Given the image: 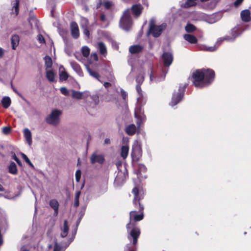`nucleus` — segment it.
Wrapping results in <instances>:
<instances>
[{
  "label": "nucleus",
  "mask_w": 251,
  "mask_h": 251,
  "mask_svg": "<svg viewBox=\"0 0 251 251\" xmlns=\"http://www.w3.org/2000/svg\"><path fill=\"white\" fill-rule=\"evenodd\" d=\"M134 195L133 200V204L135 206H138L140 214H137L135 211H131L129 213V222L126 225V228L129 233L128 239L130 240L133 239V245H135L137 244L138 238L140 234V229L135 226L134 224L132 223V220L134 222H138L142 220L144 218L143 209L144 206L141 204L139 201L141 197L139 195V191L136 187H134L132 191Z\"/></svg>",
  "instance_id": "f257e3e1"
},
{
  "label": "nucleus",
  "mask_w": 251,
  "mask_h": 251,
  "mask_svg": "<svg viewBox=\"0 0 251 251\" xmlns=\"http://www.w3.org/2000/svg\"><path fill=\"white\" fill-rule=\"evenodd\" d=\"M193 83L198 88H201L210 85L213 81L214 72L210 69L197 70L192 75Z\"/></svg>",
  "instance_id": "f03ea898"
},
{
  "label": "nucleus",
  "mask_w": 251,
  "mask_h": 251,
  "mask_svg": "<svg viewBox=\"0 0 251 251\" xmlns=\"http://www.w3.org/2000/svg\"><path fill=\"white\" fill-rule=\"evenodd\" d=\"M144 80V76L143 74H139L136 77V81L137 85L136 86V91L139 95L137 99V105L135 109L134 116L136 118V124L138 127L145 122L146 118L144 114V110L141 106V97H142V90L140 85Z\"/></svg>",
  "instance_id": "7ed1b4c3"
},
{
  "label": "nucleus",
  "mask_w": 251,
  "mask_h": 251,
  "mask_svg": "<svg viewBox=\"0 0 251 251\" xmlns=\"http://www.w3.org/2000/svg\"><path fill=\"white\" fill-rule=\"evenodd\" d=\"M243 31L244 29L243 27L238 25L231 29L230 35H226L224 37L219 38L217 41V44H218L219 42H222L224 40L230 42H233L237 37L242 34Z\"/></svg>",
  "instance_id": "20e7f679"
},
{
  "label": "nucleus",
  "mask_w": 251,
  "mask_h": 251,
  "mask_svg": "<svg viewBox=\"0 0 251 251\" xmlns=\"http://www.w3.org/2000/svg\"><path fill=\"white\" fill-rule=\"evenodd\" d=\"M167 24L163 23L160 25H155L153 20L150 22L148 34H151L155 38L158 37L166 28Z\"/></svg>",
  "instance_id": "39448f33"
},
{
  "label": "nucleus",
  "mask_w": 251,
  "mask_h": 251,
  "mask_svg": "<svg viewBox=\"0 0 251 251\" xmlns=\"http://www.w3.org/2000/svg\"><path fill=\"white\" fill-rule=\"evenodd\" d=\"M62 111L60 110L54 109L46 117V122L47 124L53 126H57L60 121V116Z\"/></svg>",
  "instance_id": "423d86ee"
},
{
  "label": "nucleus",
  "mask_w": 251,
  "mask_h": 251,
  "mask_svg": "<svg viewBox=\"0 0 251 251\" xmlns=\"http://www.w3.org/2000/svg\"><path fill=\"white\" fill-rule=\"evenodd\" d=\"M132 25V19L130 15V11L126 9L120 21V27L125 30L128 31Z\"/></svg>",
  "instance_id": "0eeeda50"
},
{
  "label": "nucleus",
  "mask_w": 251,
  "mask_h": 251,
  "mask_svg": "<svg viewBox=\"0 0 251 251\" xmlns=\"http://www.w3.org/2000/svg\"><path fill=\"white\" fill-rule=\"evenodd\" d=\"M186 85H184L183 87L180 86L177 92H175L172 96L171 101L170 105L172 107H174L182 99Z\"/></svg>",
  "instance_id": "6e6552de"
},
{
  "label": "nucleus",
  "mask_w": 251,
  "mask_h": 251,
  "mask_svg": "<svg viewBox=\"0 0 251 251\" xmlns=\"http://www.w3.org/2000/svg\"><path fill=\"white\" fill-rule=\"evenodd\" d=\"M141 153V148L140 145L137 141H135L132 146L131 156L132 158H135L139 156Z\"/></svg>",
  "instance_id": "1a4fd4ad"
},
{
  "label": "nucleus",
  "mask_w": 251,
  "mask_h": 251,
  "mask_svg": "<svg viewBox=\"0 0 251 251\" xmlns=\"http://www.w3.org/2000/svg\"><path fill=\"white\" fill-rule=\"evenodd\" d=\"M162 58L164 65L166 67L170 66L173 61V55L170 52H164L162 55Z\"/></svg>",
  "instance_id": "9d476101"
},
{
  "label": "nucleus",
  "mask_w": 251,
  "mask_h": 251,
  "mask_svg": "<svg viewBox=\"0 0 251 251\" xmlns=\"http://www.w3.org/2000/svg\"><path fill=\"white\" fill-rule=\"evenodd\" d=\"M72 92L73 98L78 100L86 98L90 94L88 91L79 92L74 90H72Z\"/></svg>",
  "instance_id": "9b49d317"
},
{
  "label": "nucleus",
  "mask_w": 251,
  "mask_h": 251,
  "mask_svg": "<svg viewBox=\"0 0 251 251\" xmlns=\"http://www.w3.org/2000/svg\"><path fill=\"white\" fill-rule=\"evenodd\" d=\"M104 158L102 155L97 154L96 153H93L90 158V161L92 164L96 163L102 164L104 162Z\"/></svg>",
  "instance_id": "f8f14e48"
},
{
  "label": "nucleus",
  "mask_w": 251,
  "mask_h": 251,
  "mask_svg": "<svg viewBox=\"0 0 251 251\" xmlns=\"http://www.w3.org/2000/svg\"><path fill=\"white\" fill-rule=\"evenodd\" d=\"M126 175L123 173H119L114 180V185L116 187L122 185L125 182Z\"/></svg>",
  "instance_id": "ddd939ff"
},
{
  "label": "nucleus",
  "mask_w": 251,
  "mask_h": 251,
  "mask_svg": "<svg viewBox=\"0 0 251 251\" xmlns=\"http://www.w3.org/2000/svg\"><path fill=\"white\" fill-rule=\"evenodd\" d=\"M71 30L73 37L75 39L78 38L79 36V32L77 24L75 22H72L71 23Z\"/></svg>",
  "instance_id": "4468645a"
},
{
  "label": "nucleus",
  "mask_w": 251,
  "mask_h": 251,
  "mask_svg": "<svg viewBox=\"0 0 251 251\" xmlns=\"http://www.w3.org/2000/svg\"><path fill=\"white\" fill-rule=\"evenodd\" d=\"M23 133L26 142L29 146H31L32 144V134L30 130L28 128H25L24 129Z\"/></svg>",
  "instance_id": "2eb2a0df"
},
{
  "label": "nucleus",
  "mask_w": 251,
  "mask_h": 251,
  "mask_svg": "<svg viewBox=\"0 0 251 251\" xmlns=\"http://www.w3.org/2000/svg\"><path fill=\"white\" fill-rule=\"evenodd\" d=\"M70 65L73 70L80 76H83V74L80 66L76 62L72 61Z\"/></svg>",
  "instance_id": "dca6fc26"
},
{
  "label": "nucleus",
  "mask_w": 251,
  "mask_h": 251,
  "mask_svg": "<svg viewBox=\"0 0 251 251\" xmlns=\"http://www.w3.org/2000/svg\"><path fill=\"white\" fill-rule=\"evenodd\" d=\"M96 47L99 50L100 53L105 56L107 54V49L105 45L102 42H98Z\"/></svg>",
  "instance_id": "f3484780"
},
{
  "label": "nucleus",
  "mask_w": 251,
  "mask_h": 251,
  "mask_svg": "<svg viewBox=\"0 0 251 251\" xmlns=\"http://www.w3.org/2000/svg\"><path fill=\"white\" fill-rule=\"evenodd\" d=\"M240 16L242 21L248 22H249L251 19V13L249 10L246 9L241 11Z\"/></svg>",
  "instance_id": "a211bd4d"
},
{
  "label": "nucleus",
  "mask_w": 251,
  "mask_h": 251,
  "mask_svg": "<svg viewBox=\"0 0 251 251\" xmlns=\"http://www.w3.org/2000/svg\"><path fill=\"white\" fill-rule=\"evenodd\" d=\"M59 79L61 81L66 80L68 78V75L65 71V68L63 66H60L59 69Z\"/></svg>",
  "instance_id": "6ab92c4d"
},
{
  "label": "nucleus",
  "mask_w": 251,
  "mask_h": 251,
  "mask_svg": "<svg viewBox=\"0 0 251 251\" xmlns=\"http://www.w3.org/2000/svg\"><path fill=\"white\" fill-rule=\"evenodd\" d=\"M49 251H65V248L59 245L55 240L53 246L51 245L48 246Z\"/></svg>",
  "instance_id": "aec40b11"
},
{
  "label": "nucleus",
  "mask_w": 251,
  "mask_h": 251,
  "mask_svg": "<svg viewBox=\"0 0 251 251\" xmlns=\"http://www.w3.org/2000/svg\"><path fill=\"white\" fill-rule=\"evenodd\" d=\"M50 205L54 210V215L56 216L58 213V202L55 199L51 200L50 201Z\"/></svg>",
  "instance_id": "412c9836"
},
{
  "label": "nucleus",
  "mask_w": 251,
  "mask_h": 251,
  "mask_svg": "<svg viewBox=\"0 0 251 251\" xmlns=\"http://www.w3.org/2000/svg\"><path fill=\"white\" fill-rule=\"evenodd\" d=\"M136 131V127L134 124H130L125 128V131L127 134L131 136L135 134Z\"/></svg>",
  "instance_id": "4be33fe9"
},
{
  "label": "nucleus",
  "mask_w": 251,
  "mask_h": 251,
  "mask_svg": "<svg viewBox=\"0 0 251 251\" xmlns=\"http://www.w3.org/2000/svg\"><path fill=\"white\" fill-rule=\"evenodd\" d=\"M87 71L88 72L89 74L93 77L98 80L100 82H102V81L100 80V76L99 74L96 72V71L91 70L89 67H87Z\"/></svg>",
  "instance_id": "5701e85b"
},
{
  "label": "nucleus",
  "mask_w": 251,
  "mask_h": 251,
  "mask_svg": "<svg viewBox=\"0 0 251 251\" xmlns=\"http://www.w3.org/2000/svg\"><path fill=\"white\" fill-rule=\"evenodd\" d=\"M8 172L12 175H17L18 173V169L16 164L14 162H11L8 167Z\"/></svg>",
  "instance_id": "b1692460"
},
{
  "label": "nucleus",
  "mask_w": 251,
  "mask_h": 251,
  "mask_svg": "<svg viewBox=\"0 0 251 251\" xmlns=\"http://www.w3.org/2000/svg\"><path fill=\"white\" fill-rule=\"evenodd\" d=\"M132 11L135 16L140 15L142 11V6L140 4L134 5L132 7Z\"/></svg>",
  "instance_id": "393cba45"
},
{
  "label": "nucleus",
  "mask_w": 251,
  "mask_h": 251,
  "mask_svg": "<svg viewBox=\"0 0 251 251\" xmlns=\"http://www.w3.org/2000/svg\"><path fill=\"white\" fill-rule=\"evenodd\" d=\"M184 39L191 44H196L198 42V40L196 37L191 34H185L184 35Z\"/></svg>",
  "instance_id": "a878e982"
},
{
  "label": "nucleus",
  "mask_w": 251,
  "mask_h": 251,
  "mask_svg": "<svg viewBox=\"0 0 251 251\" xmlns=\"http://www.w3.org/2000/svg\"><path fill=\"white\" fill-rule=\"evenodd\" d=\"M69 230V226L68 225V222L67 220H64L63 227L62 229V232L60 234V236L62 238H64L67 236L68 235Z\"/></svg>",
  "instance_id": "bb28decb"
},
{
  "label": "nucleus",
  "mask_w": 251,
  "mask_h": 251,
  "mask_svg": "<svg viewBox=\"0 0 251 251\" xmlns=\"http://www.w3.org/2000/svg\"><path fill=\"white\" fill-rule=\"evenodd\" d=\"M143 50V47L140 45H133L129 48V51L131 53H137L141 52Z\"/></svg>",
  "instance_id": "cd10ccee"
},
{
  "label": "nucleus",
  "mask_w": 251,
  "mask_h": 251,
  "mask_svg": "<svg viewBox=\"0 0 251 251\" xmlns=\"http://www.w3.org/2000/svg\"><path fill=\"white\" fill-rule=\"evenodd\" d=\"M11 44L12 47V49L15 50L16 48L19 44V37L17 35H14L11 37Z\"/></svg>",
  "instance_id": "c85d7f7f"
},
{
  "label": "nucleus",
  "mask_w": 251,
  "mask_h": 251,
  "mask_svg": "<svg viewBox=\"0 0 251 251\" xmlns=\"http://www.w3.org/2000/svg\"><path fill=\"white\" fill-rule=\"evenodd\" d=\"M129 151V147L127 145H124L121 148V156L125 159L127 156Z\"/></svg>",
  "instance_id": "c756f323"
},
{
  "label": "nucleus",
  "mask_w": 251,
  "mask_h": 251,
  "mask_svg": "<svg viewBox=\"0 0 251 251\" xmlns=\"http://www.w3.org/2000/svg\"><path fill=\"white\" fill-rule=\"evenodd\" d=\"M1 103L2 106L5 108H7L9 107L11 104V100L8 97H4L1 100Z\"/></svg>",
  "instance_id": "7c9ffc66"
},
{
  "label": "nucleus",
  "mask_w": 251,
  "mask_h": 251,
  "mask_svg": "<svg viewBox=\"0 0 251 251\" xmlns=\"http://www.w3.org/2000/svg\"><path fill=\"white\" fill-rule=\"evenodd\" d=\"M46 77L49 81L53 82L54 81L55 74L52 70H46Z\"/></svg>",
  "instance_id": "2f4dec72"
},
{
  "label": "nucleus",
  "mask_w": 251,
  "mask_h": 251,
  "mask_svg": "<svg viewBox=\"0 0 251 251\" xmlns=\"http://www.w3.org/2000/svg\"><path fill=\"white\" fill-rule=\"evenodd\" d=\"M221 42H219L218 44L216 43L215 45H219ZM200 49L201 50L209 51H214L216 50L217 47L216 46L212 47H206L205 46H200Z\"/></svg>",
  "instance_id": "473e14b6"
},
{
  "label": "nucleus",
  "mask_w": 251,
  "mask_h": 251,
  "mask_svg": "<svg viewBox=\"0 0 251 251\" xmlns=\"http://www.w3.org/2000/svg\"><path fill=\"white\" fill-rule=\"evenodd\" d=\"M196 4V0H186V2L181 6L185 8H188L195 6Z\"/></svg>",
  "instance_id": "72a5a7b5"
},
{
  "label": "nucleus",
  "mask_w": 251,
  "mask_h": 251,
  "mask_svg": "<svg viewBox=\"0 0 251 251\" xmlns=\"http://www.w3.org/2000/svg\"><path fill=\"white\" fill-rule=\"evenodd\" d=\"M8 227L7 222L6 220H4V224L3 226L2 224H0V245L2 243V239L1 236V232L4 231Z\"/></svg>",
  "instance_id": "f704fd0d"
},
{
  "label": "nucleus",
  "mask_w": 251,
  "mask_h": 251,
  "mask_svg": "<svg viewBox=\"0 0 251 251\" xmlns=\"http://www.w3.org/2000/svg\"><path fill=\"white\" fill-rule=\"evenodd\" d=\"M45 66L46 69L48 68H50L52 65V62L51 58L49 56H46L45 57Z\"/></svg>",
  "instance_id": "c9c22d12"
},
{
  "label": "nucleus",
  "mask_w": 251,
  "mask_h": 251,
  "mask_svg": "<svg viewBox=\"0 0 251 251\" xmlns=\"http://www.w3.org/2000/svg\"><path fill=\"white\" fill-rule=\"evenodd\" d=\"M107 182H106L105 184L100 187L98 193L100 195H102L107 191Z\"/></svg>",
  "instance_id": "e433bc0d"
},
{
  "label": "nucleus",
  "mask_w": 251,
  "mask_h": 251,
  "mask_svg": "<svg viewBox=\"0 0 251 251\" xmlns=\"http://www.w3.org/2000/svg\"><path fill=\"white\" fill-rule=\"evenodd\" d=\"M81 52L85 57H87L90 54V49L87 46H83L81 48Z\"/></svg>",
  "instance_id": "4c0bfd02"
},
{
  "label": "nucleus",
  "mask_w": 251,
  "mask_h": 251,
  "mask_svg": "<svg viewBox=\"0 0 251 251\" xmlns=\"http://www.w3.org/2000/svg\"><path fill=\"white\" fill-rule=\"evenodd\" d=\"M28 22L31 26L34 25L35 26H38V21L35 16H31L28 19Z\"/></svg>",
  "instance_id": "58836bf2"
},
{
  "label": "nucleus",
  "mask_w": 251,
  "mask_h": 251,
  "mask_svg": "<svg viewBox=\"0 0 251 251\" xmlns=\"http://www.w3.org/2000/svg\"><path fill=\"white\" fill-rule=\"evenodd\" d=\"M217 15L213 14L211 15L207 20V22L209 24H213L219 20V18H216Z\"/></svg>",
  "instance_id": "ea45409f"
},
{
  "label": "nucleus",
  "mask_w": 251,
  "mask_h": 251,
  "mask_svg": "<svg viewBox=\"0 0 251 251\" xmlns=\"http://www.w3.org/2000/svg\"><path fill=\"white\" fill-rule=\"evenodd\" d=\"M185 28L187 32H192L196 29V27L191 24H188Z\"/></svg>",
  "instance_id": "a19ab883"
},
{
  "label": "nucleus",
  "mask_w": 251,
  "mask_h": 251,
  "mask_svg": "<svg viewBox=\"0 0 251 251\" xmlns=\"http://www.w3.org/2000/svg\"><path fill=\"white\" fill-rule=\"evenodd\" d=\"M22 156L23 158L25 160V161L32 168H34V166L33 164L31 163L30 160L29 159V158L27 157V156L24 153H22Z\"/></svg>",
  "instance_id": "79ce46f5"
},
{
  "label": "nucleus",
  "mask_w": 251,
  "mask_h": 251,
  "mask_svg": "<svg viewBox=\"0 0 251 251\" xmlns=\"http://www.w3.org/2000/svg\"><path fill=\"white\" fill-rule=\"evenodd\" d=\"M11 153L12 154V158L14 159L19 166H21L22 165V162L17 157L16 154L13 152H12Z\"/></svg>",
  "instance_id": "37998d69"
},
{
  "label": "nucleus",
  "mask_w": 251,
  "mask_h": 251,
  "mask_svg": "<svg viewBox=\"0 0 251 251\" xmlns=\"http://www.w3.org/2000/svg\"><path fill=\"white\" fill-rule=\"evenodd\" d=\"M60 92L63 95L65 96H68L69 95V92L65 87H61Z\"/></svg>",
  "instance_id": "c03bdc74"
},
{
  "label": "nucleus",
  "mask_w": 251,
  "mask_h": 251,
  "mask_svg": "<svg viewBox=\"0 0 251 251\" xmlns=\"http://www.w3.org/2000/svg\"><path fill=\"white\" fill-rule=\"evenodd\" d=\"M218 1V0H214L213 1L210 2V4L209 6L206 7V9H212L215 7L216 4V2Z\"/></svg>",
  "instance_id": "a18cd8bd"
},
{
  "label": "nucleus",
  "mask_w": 251,
  "mask_h": 251,
  "mask_svg": "<svg viewBox=\"0 0 251 251\" xmlns=\"http://www.w3.org/2000/svg\"><path fill=\"white\" fill-rule=\"evenodd\" d=\"M81 174V171L79 170H77L75 172V179L77 182H78L80 180Z\"/></svg>",
  "instance_id": "49530a36"
},
{
  "label": "nucleus",
  "mask_w": 251,
  "mask_h": 251,
  "mask_svg": "<svg viewBox=\"0 0 251 251\" xmlns=\"http://www.w3.org/2000/svg\"><path fill=\"white\" fill-rule=\"evenodd\" d=\"M83 29V33L87 37L89 36V31L87 29V27H86V25H82V27Z\"/></svg>",
  "instance_id": "de8ad7c7"
},
{
  "label": "nucleus",
  "mask_w": 251,
  "mask_h": 251,
  "mask_svg": "<svg viewBox=\"0 0 251 251\" xmlns=\"http://www.w3.org/2000/svg\"><path fill=\"white\" fill-rule=\"evenodd\" d=\"M121 95L124 100L126 99L127 96V93L123 89H121Z\"/></svg>",
  "instance_id": "09e8293b"
},
{
  "label": "nucleus",
  "mask_w": 251,
  "mask_h": 251,
  "mask_svg": "<svg viewBox=\"0 0 251 251\" xmlns=\"http://www.w3.org/2000/svg\"><path fill=\"white\" fill-rule=\"evenodd\" d=\"M131 247L132 245L131 244L126 245L125 248V251H136L135 250L132 249Z\"/></svg>",
  "instance_id": "8fccbe9b"
},
{
  "label": "nucleus",
  "mask_w": 251,
  "mask_h": 251,
  "mask_svg": "<svg viewBox=\"0 0 251 251\" xmlns=\"http://www.w3.org/2000/svg\"><path fill=\"white\" fill-rule=\"evenodd\" d=\"M112 5V3L111 1H105L103 3V5L106 9L110 8Z\"/></svg>",
  "instance_id": "3c124183"
},
{
  "label": "nucleus",
  "mask_w": 251,
  "mask_h": 251,
  "mask_svg": "<svg viewBox=\"0 0 251 251\" xmlns=\"http://www.w3.org/2000/svg\"><path fill=\"white\" fill-rule=\"evenodd\" d=\"M81 24L82 26V25H86V27H87L88 24V20L84 18H82L81 20Z\"/></svg>",
  "instance_id": "603ef678"
},
{
  "label": "nucleus",
  "mask_w": 251,
  "mask_h": 251,
  "mask_svg": "<svg viewBox=\"0 0 251 251\" xmlns=\"http://www.w3.org/2000/svg\"><path fill=\"white\" fill-rule=\"evenodd\" d=\"M37 39L40 43H45L44 38L42 35H41V34L38 35L37 36Z\"/></svg>",
  "instance_id": "864d4df0"
},
{
  "label": "nucleus",
  "mask_w": 251,
  "mask_h": 251,
  "mask_svg": "<svg viewBox=\"0 0 251 251\" xmlns=\"http://www.w3.org/2000/svg\"><path fill=\"white\" fill-rule=\"evenodd\" d=\"M14 8L15 10L16 14L17 15L19 12V2L18 1H16L15 3V5H14Z\"/></svg>",
  "instance_id": "5fc2aeb1"
},
{
  "label": "nucleus",
  "mask_w": 251,
  "mask_h": 251,
  "mask_svg": "<svg viewBox=\"0 0 251 251\" xmlns=\"http://www.w3.org/2000/svg\"><path fill=\"white\" fill-rule=\"evenodd\" d=\"M10 131V128L8 127L5 126L3 128V132L5 134L8 133Z\"/></svg>",
  "instance_id": "6e6d98bb"
},
{
  "label": "nucleus",
  "mask_w": 251,
  "mask_h": 251,
  "mask_svg": "<svg viewBox=\"0 0 251 251\" xmlns=\"http://www.w3.org/2000/svg\"><path fill=\"white\" fill-rule=\"evenodd\" d=\"M85 209H86V207H84L81 210V211L79 213V215H80L79 217H81L82 218V217L83 216V215H84V213H85Z\"/></svg>",
  "instance_id": "4d7b16f0"
},
{
  "label": "nucleus",
  "mask_w": 251,
  "mask_h": 251,
  "mask_svg": "<svg viewBox=\"0 0 251 251\" xmlns=\"http://www.w3.org/2000/svg\"><path fill=\"white\" fill-rule=\"evenodd\" d=\"M81 220V217H79V218L78 219V220H77L76 221V227L75 229V234L76 233V230H77V226H78L80 222V221Z\"/></svg>",
  "instance_id": "13d9d810"
},
{
  "label": "nucleus",
  "mask_w": 251,
  "mask_h": 251,
  "mask_svg": "<svg viewBox=\"0 0 251 251\" xmlns=\"http://www.w3.org/2000/svg\"><path fill=\"white\" fill-rule=\"evenodd\" d=\"M79 199H75L74 205L75 207H77L79 205Z\"/></svg>",
  "instance_id": "bf43d9fd"
},
{
  "label": "nucleus",
  "mask_w": 251,
  "mask_h": 251,
  "mask_svg": "<svg viewBox=\"0 0 251 251\" xmlns=\"http://www.w3.org/2000/svg\"><path fill=\"white\" fill-rule=\"evenodd\" d=\"M243 0H236L234 2L235 6H238L243 2Z\"/></svg>",
  "instance_id": "052dcab7"
},
{
  "label": "nucleus",
  "mask_w": 251,
  "mask_h": 251,
  "mask_svg": "<svg viewBox=\"0 0 251 251\" xmlns=\"http://www.w3.org/2000/svg\"><path fill=\"white\" fill-rule=\"evenodd\" d=\"M165 77V74L162 75L161 77L157 78V79L155 80V81H160L163 80L164 79Z\"/></svg>",
  "instance_id": "680f3d73"
},
{
  "label": "nucleus",
  "mask_w": 251,
  "mask_h": 251,
  "mask_svg": "<svg viewBox=\"0 0 251 251\" xmlns=\"http://www.w3.org/2000/svg\"><path fill=\"white\" fill-rule=\"evenodd\" d=\"M139 169L140 171H146V168L144 165H140L139 166Z\"/></svg>",
  "instance_id": "e2e57ef3"
},
{
  "label": "nucleus",
  "mask_w": 251,
  "mask_h": 251,
  "mask_svg": "<svg viewBox=\"0 0 251 251\" xmlns=\"http://www.w3.org/2000/svg\"><path fill=\"white\" fill-rule=\"evenodd\" d=\"M4 54V50L0 47V58H2Z\"/></svg>",
  "instance_id": "0e129e2a"
},
{
  "label": "nucleus",
  "mask_w": 251,
  "mask_h": 251,
  "mask_svg": "<svg viewBox=\"0 0 251 251\" xmlns=\"http://www.w3.org/2000/svg\"><path fill=\"white\" fill-rule=\"evenodd\" d=\"M100 19L101 21L104 22L106 20L105 15L104 14H101L100 16Z\"/></svg>",
  "instance_id": "69168bd1"
},
{
  "label": "nucleus",
  "mask_w": 251,
  "mask_h": 251,
  "mask_svg": "<svg viewBox=\"0 0 251 251\" xmlns=\"http://www.w3.org/2000/svg\"><path fill=\"white\" fill-rule=\"evenodd\" d=\"M104 144L106 145H109L110 144V140L109 138H106L104 140Z\"/></svg>",
  "instance_id": "338daca9"
},
{
  "label": "nucleus",
  "mask_w": 251,
  "mask_h": 251,
  "mask_svg": "<svg viewBox=\"0 0 251 251\" xmlns=\"http://www.w3.org/2000/svg\"><path fill=\"white\" fill-rule=\"evenodd\" d=\"M80 195V192H77L75 194V199H79V196Z\"/></svg>",
  "instance_id": "774afa93"
}]
</instances>
